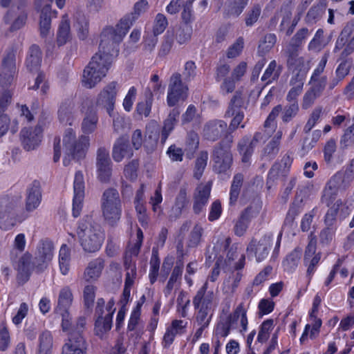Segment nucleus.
<instances>
[{
  "label": "nucleus",
  "instance_id": "1",
  "mask_svg": "<svg viewBox=\"0 0 354 354\" xmlns=\"http://www.w3.org/2000/svg\"><path fill=\"white\" fill-rule=\"evenodd\" d=\"M98 117L95 111L86 112L84 118L81 129L83 133L78 139L76 138L75 131L68 128L66 129L63 136V145L64 157L63 164L64 166L70 165L71 160H80L86 156L90 145V138L88 136L97 129Z\"/></svg>",
  "mask_w": 354,
  "mask_h": 354
},
{
  "label": "nucleus",
  "instance_id": "2",
  "mask_svg": "<svg viewBox=\"0 0 354 354\" xmlns=\"http://www.w3.org/2000/svg\"><path fill=\"white\" fill-rule=\"evenodd\" d=\"M149 3L147 0H140L134 4L133 12L124 17L115 28L107 27L102 31L103 42L111 38L115 42H121L133 23L142 14L147 12Z\"/></svg>",
  "mask_w": 354,
  "mask_h": 354
},
{
  "label": "nucleus",
  "instance_id": "3",
  "mask_svg": "<svg viewBox=\"0 0 354 354\" xmlns=\"http://www.w3.org/2000/svg\"><path fill=\"white\" fill-rule=\"evenodd\" d=\"M77 234L85 251L95 252L101 248L103 237L100 231L91 224L90 216H86L79 223Z\"/></svg>",
  "mask_w": 354,
  "mask_h": 354
},
{
  "label": "nucleus",
  "instance_id": "4",
  "mask_svg": "<svg viewBox=\"0 0 354 354\" xmlns=\"http://www.w3.org/2000/svg\"><path fill=\"white\" fill-rule=\"evenodd\" d=\"M101 208L106 222L111 226H115L122 215V203L118 190L109 188L104 192Z\"/></svg>",
  "mask_w": 354,
  "mask_h": 354
},
{
  "label": "nucleus",
  "instance_id": "5",
  "mask_svg": "<svg viewBox=\"0 0 354 354\" xmlns=\"http://www.w3.org/2000/svg\"><path fill=\"white\" fill-rule=\"evenodd\" d=\"M21 209L20 198L9 196L0 197V220L5 226L1 228L8 230L20 223L23 218L19 215Z\"/></svg>",
  "mask_w": 354,
  "mask_h": 354
},
{
  "label": "nucleus",
  "instance_id": "6",
  "mask_svg": "<svg viewBox=\"0 0 354 354\" xmlns=\"http://www.w3.org/2000/svg\"><path fill=\"white\" fill-rule=\"evenodd\" d=\"M248 104L249 100L245 98L241 91L238 90L234 93L224 114L225 118H232L230 123V131L234 132L238 129L245 117L243 111L247 109Z\"/></svg>",
  "mask_w": 354,
  "mask_h": 354
},
{
  "label": "nucleus",
  "instance_id": "7",
  "mask_svg": "<svg viewBox=\"0 0 354 354\" xmlns=\"http://www.w3.org/2000/svg\"><path fill=\"white\" fill-rule=\"evenodd\" d=\"M180 110L178 108H174L169 113L167 118L163 122V127L161 132H159V128L157 124L154 123L147 127V131L149 133V138L157 142L159 138L162 145L165 144L169 136L174 130L175 126L178 122Z\"/></svg>",
  "mask_w": 354,
  "mask_h": 354
},
{
  "label": "nucleus",
  "instance_id": "8",
  "mask_svg": "<svg viewBox=\"0 0 354 354\" xmlns=\"http://www.w3.org/2000/svg\"><path fill=\"white\" fill-rule=\"evenodd\" d=\"M188 86L183 82L182 75L179 73H174L169 78L168 85L167 103L170 107L185 102L188 97Z\"/></svg>",
  "mask_w": 354,
  "mask_h": 354
},
{
  "label": "nucleus",
  "instance_id": "9",
  "mask_svg": "<svg viewBox=\"0 0 354 354\" xmlns=\"http://www.w3.org/2000/svg\"><path fill=\"white\" fill-rule=\"evenodd\" d=\"M102 32L100 35V44L99 50L92 57L90 62H95V68L100 70L104 68V73L106 74L113 62V55L110 53L111 49H113L115 45L120 42H115L111 38L107 41L103 42Z\"/></svg>",
  "mask_w": 354,
  "mask_h": 354
},
{
  "label": "nucleus",
  "instance_id": "10",
  "mask_svg": "<svg viewBox=\"0 0 354 354\" xmlns=\"http://www.w3.org/2000/svg\"><path fill=\"white\" fill-rule=\"evenodd\" d=\"M272 243V234H264L259 241L252 239L247 246L248 257L254 256L257 262L264 261L268 256Z\"/></svg>",
  "mask_w": 354,
  "mask_h": 354
},
{
  "label": "nucleus",
  "instance_id": "11",
  "mask_svg": "<svg viewBox=\"0 0 354 354\" xmlns=\"http://www.w3.org/2000/svg\"><path fill=\"white\" fill-rule=\"evenodd\" d=\"M53 249L52 241L48 239L40 241L37 246L35 257L33 259V265L38 272H41L46 268L48 263L53 259Z\"/></svg>",
  "mask_w": 354,
  "mask_h": 354
},
{
  "label": "nucleus",
  "instance_id": "12",
  "mask_svg": "<svg viewBox=\"0 0 354 354\" xmlns=\"http://www.w3.org/2000/svg\"><path fill=\"white\" fill-rule=\"evenodd\" d=\"M230 125L222 120H212L207 122L203 129V134L205 139L215 142L218 140L223 135H227L230 132Z\"/></svg>",
  "mask_w": 354,
  "mask_h": 354
},
{
  "label": "nucleus",
  "instance_id": "13",
  "mask_svg": "<svg viewBox=\"0 0 354 354\" xmlns=\"http://www.w3.org/2000/svg\"><path fill=\"white\" fill-rule=\"evenodd\" d=\"M96 168L99 180L109 182L111 176V161L109 151L104 147H100L97 151Z\"/></svg>",
  "mask_w": 354,
  "mask_h": 354
},
{
  "label": "nucleus",
  "instance_id": "14",
  "mask_svg": "<svg viewBox=\"0 0 354 354\" xmlns=\"http://www.w3.org/2000/svg\"><path fill=\"white\" fill-rule=\"evenodd\" d=\"M212 181L200 183L194 190L193 195V212L200 214L204 211L210 197Z\"/></svg>",
  "mask_w": 354,
  "mask_h": 354
},
{
  "label": "nucleus",
  "instance_id": "15",
  "mask_svg": "<svg viewBox=\"0 0 354 354\" xmlns=\"http://www.w3.org/2000/svg\"><path fill=\"white\" fill-rule=\"evenodd\" d=\"M73 189V215L74 217H77L80 216L82 211L84 198V176L80 171H77L75 174Z\"/></svg>",
  "mask_w": 354,
  "mask_h": 354
},
{
  "label": "nucleus",
  "instance_id": "16",
  "mask_svg": "<svg viewBox=\"0 0 354 354\" xmlns=\"http://www.w3.org/2000/svg\"><path fill=\"white\" fill-rule=\"evenodd\" d=\"M87 343L81 333H72L62 346L61 354H86Z\"/></svg>",
  "mask_w": 354,
  "mask_h": 354
},
{
  "label": "nucleus",
  "instance_id": "17",
  "mask_svg": "<svg viewBox=\"0 0 354 354\" xmlns=\"http://www.w3.org/2000/svg\"><path fill=\"white\" fill-rule=\"evenodd\" d=\"M95 62H89L83 71L82 84L87 88H92L95 86L106 75L104 73V68L102 70L96 68Z\"/></svg>",
  "mask_w": 354,
  "mask_h": 354
},
{
  "label": "nucleus",
  "instance_id": "18",
  "mask_svg": "<svg viewBox=\"0 0 354 354\" xmlns=\"http://www.w3.org/2000/svg\"><path fill=\"white\" fill-rule=\"evenodd\" d=\"M21 141L24 148L27 150H33L39 146L42 138L41 127L35 128H24L20 132Z\"/></svg>",
  "mask_w": 354,
  "mask_h": 354
},
{
  "label": "nucleus",
  "instance_id": "19",
  "mask_svg": "<svg viewBox=\"0 0 354 354\" xmlns=\"http://www.w3.org/2000/svg\"><path fill=\"white\" fill-rule=\"evenodd\" d=\"M207 286L206 281L193 298L192 302L195 309L212 310L216 298L212 290L207 291Z\"/></svg>",
  "mask_w": 354,
  "mask_h": 354
},
{
  "label": "nucleus",
  "instance_id": "20",
  "mask_svg": "<svg viewBox=\"0 0 354 354\" xmlns=\"http://www.w3.org/2000/svg\"><path fill=\"white\" fill-rule=\"evenodd\" d=\"M116 86V82H110L100 92L97 99V105L105 108L110 115L113 110L115 102L117 95Z\"/></svg>",
  "mask_w": 354,
  "mask_h": 354
},
{
  "label": "nucleus",
  "instance_id": "21",
  "mask_svg": "<svg viewBox=\"0 0 354 354\" xmlns=\"http://www.w3.org/2000/svg\"><path fill=\"white\" fill-rule=\"evenodd\" d=\"M133 155V151L130 146L129 137L122 136L118 138L113 144L112 158L117 162H121L124 158H131Z\"/></svg>",
  "mask_w": 354,
  "mask_h": 354
},
{
  "label": "nucleus",
  "instance_id": "22",
  "mask_svg": "<svg viewBox=\"0 0 354 354\" xmlns=\"http://www.w3.org/2000/svg\"><path fill=\"white\" fill-rule=\"evenodd\" d=\"M233 132L230 131L225 135L220 142L216 144L212 149V158L232 159L231 151L232 145L234 141Z\"/></svg>",
  "mask_w": 354,
  "mask_h": 354
},
{
  "label": "nucleus",
  "instance_id": "23",
  "mask_svg": "<svg viewBox=\"0 0 354 354\" xmlns=\"http://www.w3.org/2000/svg\"><path fill=\"white\" fill-rule=\"evenodd\" d=\"M330 179L333 183L335 182L342 191L348 188L354 180V158L344 169L337 171Z\"/></svg>",
  "mask_w": 354,
  "mask_h": 354
},
{
  "label": "nucleus",
  "instance_id": "24",
  "mask_svg": "<svg viewBox=\"0 0 354 354\" xmlns=\"http://www.w3.org/2000/svg\"><path fill=\"white\" fill-rule=\"evenodd\" d=\"M301 48L288 43L283 50L289 69H298L304 64V58L299 56Z\"/></svg>",
  "mask_w": 354,
  "mask_h": 354
},
{
  "label": "nucleus",
  "instance_id": "25",
  "mask_svg": "<svg viewBox=\"0 0 354 354\" xmlns=\"http://www.w3.org/2000/svg\"><path fill=\"white\" fill-rule=\"evenodd\" d=\"M41 198L40 183L37 180H34L27 188L26 209L32 211L37 208L40 203Z\"/></svg>",
  "mask_w": 354,
  "mask_h": 354
},
{
  "label": "nucleus",
  "instance_id": "26",
  "mask_svg": "<svg viewBox=\"0 0 354 354\" xmlns=\"http://www.w3.org/2000/svg\"><path fill=\"white\" fill-rule=\"evenodd\" d=\"M42 59V53L36 44L32 45L28 52L26 59V66L30 72H37L39 71Z\"/></svg>",
  "mask_w": 354,
  "mask_h": 354
},
{
  "label": "nucleus",
  "instance_id": "27",
  "mask_svg": "<svg viewBox=\"0 0 354 354\" xmlns=\"http://www.w3.org/2000/svg\"><path fill=\"white\" fill-rule=\"evenodd\" d=\"M53 337L50 331L45 330L38 337L36 354H52Z\"/></svg>",
  "mask_w": 354,
  "mask_h": 354
},
{
  "label": "nucleus",
  "instance_id": "28",
  "mask_svg": "<svg viewBox=\"0 0 354 354\" xmlns=\"http://www.w3.org/2000/svg\"><path fill=\"white\" fill-rule=\"evenodd\" d=\"M183 261L182 259H178L174 266L167 284L163 292L166 297H168L176 285L180 283L182 274L183 271Z\"/></svg>",
  "mask_w": 354,
  "mask_h": 354
},
{
  "label": "nucleus",
  "instance_id": "29",
  "mask_svg": "<svg viewBox=\"0 0 354 354\" xmlns=\"http://www.w3.org/2000/svg\"><path fill=\"white\" fill-rule=\"evenodd\" d=\"M11 259L13 263L15 264V266L19 274L28 279L32 270L35 268V266L33 265V261H31V255L27 252L22 255L17 261L16 258L12 257Z\"/></svg>",
  "mask_w": 354,
  "mask_h": 354
},
{
  "label": "nucleus",
  "instance_id": "30",
  "mask_svg": "<svg viewBox=\"0 0 354 354\" xmlns=\"http://www.w3.org/2000/svg\"><path fill=\"white\" fill-rule=\"evenodd\" d=\"M249 0H227L224 8L225 18L238 17L248 5Z\"/></svg>",
  "mask_w": 354,
  "mask_h": 354
},
{
  "label": "nucleus",
  "instance_id": "31",
  "mask_svg": "<svg viewBox=\"0 0 354 354\" xmlns=\"http://www.w3.org/2000/svg\"><path fill=\"white\" fill-rule=\"evenodd\" d=\"M73 293L69 287L65 286L62 288L59 293L57 299V306L55 312H66L68 311L73 302Z\"/></svg>",
  "mask_w": 354,
  "mask_h": 354
},
{
  "label": "nucleus",
  "instance_id": "32",
  "mask_svg": "<svg viewBox=\"0 0 354 354\" xmlns=\"http://www.w3.org/2000/svg\"><path fill=\"white\" fill-rule=\"evenodd\" d=\"M342 189L336 185V183H333L332 179H330L324 190L322 196V202L327 207H330L336 199L339 191H342Z\"/></svg>",
  "mask_w": 354,
  "mask_h": 354
},
{
  "label": "nucleus",
  "instance_id": "33",
  "mask_svg": "<svg viewBox=\"0 0 354 354\" xmlns=\"http://www.w3.org/2000/svg\"><path fill=\"white\" fill-rule=\"evenodd\" d=\"M104 268V260L97 258L91 261L84 272V279L86 281L96 280L101 274Z\"/></svg>",
  "mask_w": 354,
  "mask_h": 354
},
{
  "label": "nucleus",
  "instance_id": "34",
  "mask_svg": "<svg viewBox=\"0 0 354 354\" xmlns=\"http://www.w3.org/2000/svg\"><path fill=\"white\" fill-rule=\"evenodd\" d=\"M50 7L46 5L41 10L39 21L40 36L42 38L47 37L50 34L51 17Z\"/></svg>",
  "mask_w": 354,
  "mask_h": 354
},
{
  "label": "nucleus",
  "instance_id": "35",
  "mask_svg": "<svg viewBox=\"0 0 354 354\" xmlns=\"http://www.w3.org/2000/svg\"><path fill=\"white\" fill-rule=\"evenodd\" d=\"M290 83L293 86L288 93L286 100L288 103H298L297 99L302 91L304 82L301 78H299V75L297 74L291 78Z\"/></svg>",
  "mask_w": 354,
  "mask_h": 354
},
{
  "label": "nucleus",
  "instance_id": "36",
  "mask_svg": "<svg viewBox=\"0 0 354 354\" xmlns=\"http://www.w3.org/2000/svg\"><path fill=\"white\" fill-rule=\"evenodd\" d=\"M112 313L106 314L104 317L96 318L95 322V331L96 335L101 339L105 333L109 331L112 326Z\"/></svg>",
  "mask_w": 354,
  "mask_h": 354
},
{
  "label": "nucleus",
  "instance_id": "37",
  "mask_svg": "<svg viewBox=\"0 0 354 354\" xmlns=\"http://www.w3.org/2000/svg\"><path fill=\"white\" fill-rule=\"evenodd\" d=\"M58 118L60 122L69 125L73 122L72 106L68 102H62L58 110Z\"/></svg>",
  "mask_w": 354,
  "mask_h": 354
},
{
  "label": "nucleus",
  "instance_id": "38",
  "mask_svg": "<svg viewBox=\"0 0 354 354\" xmlns=\"http://www.w3.org/2000/svg\"><path fill=\"white\" fill-rule=\"evenodd\" d=\"M208 160V153L207 151H202L195 161V167L194 171V177L199 180L203 174L207 166Z\"/></svg>",
  "mask_w": 354,
  "mask_h": 354
},
{
  "label": "nucleus",
  "instance_id": "39",
  "mask_svg": "<svg viewBox=\"0 0 354 354\" xmlns=\"http://www.w3.org/2000/svg\"><path fill=\"white\" fill-rule=\"evenodd\" d=\"M243 182V175L241 174H236L234 178L231 185L230 193V204L234 203L239 197L240 190Z\"/></svg>",
  "mask_w": 354,
  "mask_h": 354
},
{
  "label": "nucleus",
  "instance_id": "40",
  "mask_svg": "<svg viewBox=\"0 0 354 354\" xmlns=\"http://www.w3.org/2000/svg\"><path fill=\"white\" fill-rule=\"evenodd\" d=\"M189 203V199L187 196V189L185 187H180L179 192L176 198L174 210L176 212V216L179 217L183 209Z\"/></svg>",
  "mask_w": 354,
  "mask_h": 354
},
{
  "label": "nucleus",
  "instance_id": "41",
  "mask_svg": "<svg viewBox=\"0 0 354 354\" xmlns=\"http://www.w3.org/2000/svg\"><path fill=\"white\" fill-rule=\"evenodd\" d=\"M70 24L67 20H62L57 33V42L59 46L64 45L70 38Z\"/></svg>",
  "mask_w": 354,
  "mask_h": 354
},
{
  "label": "nucleus",
  "instance_id": "42",
  "mask_svg": "<svg viewBox=\"0 0 354 354\" xmlns=\"http://www.w3.org/2000/svg\"><path fill=\"white\" fill-rule=\"evenodd\" d=\"M237 149L239 153L242 156V161L248 162L252 156L254 149L249 145V138L243 137L238 143Z\"/></svg>",
  "mask_w": 354,
  "mask_h": 354
},
{
  "label": "nucleus",
  "instance_id": "43",
  "mask_svg": "<svg viewBox=\"0 0 354 354\" xmlns=\"http://www.w3.org/2000/svg\"><path fill=\"white\" fill-rule=\"evenodd\" d=\"M160 259L157 250L154 248L152 250V254L150 260V271H149V280L151 284L154 283L156 281L159 268H160Z\"/></svg>",
  "mask_w": 354,
  "mask_h": 354
},
{
  "label": "nucleus",
  "instance_id": "44",
  "mask_svg": "<svg viewBox=\"0 0 354 354\" xmlns=\"http://www.w3.org/2000/svg\"><path fill=\"white\" fill-rule=\"evenodd\" d=\"M203 234V227L196 223L192 231L190 232L188 239H187V247L189 248H196L197 247L201 241L202 236Z\"/></svg>",
  "mask_w": 354,
  "mask_h": 354
},
{
  "label": "nucleus",
  "instance_id": "45",
  "mask_svg": "<svg viewBox=\"0 0 354 354\" xmlns=\"http://www.w3.org/2000/svg\"><path fill=\"white\" fill-rule=\"evenodd\" d=\"M212 160L214 162L213 169L215 172L227 175V177L230 176L228 172L232 163V159L217 158L212 159Z\"/></svg>",
  "mask_w": 354,
  "mask_h": 354
},
{
  "label": "nucleus",
  "instance_id": "46",
  "mask_svg": "<svg viewBox=\"0 0 354 354\" xmlns=\"http://www.w3.org/2000/svg\"><path fill=\"white\" fill-rule=\"evenodd\" d=\"M174 33L167 31V33L163 37V39L158 51L159 57H165L170 53L171 49L174 44Z\"/></svg>",
  "mask_w": 354,
  "mask_h": 354
},
{
  "label": "nucleus",
  "instance_id": "47",
  "mask_svg": "<svg viewBox=\"0 0 354 354\" xmlns=\"http://www.w3.org/2000/svg\"><path fill=\"white\" fill-rule=\"evenodd\" d=\"M96 287L93 285H87L83 291L84 305L89 312L92 310L95 297Z\"/></svg>",
  "mask_w": 354,
  "mask_h": 354
},
{
  "label": "nucleus",
  "instance_id": "48",
  "mask_svg": "<svg viewBox=\"0 0 354 354\" xmlns=\"http://www.w3.org/2000/svg\"><path fill=\"white\" fill-rule=\"evenodd\" d=\"M301 249L297 248L289 253L283 261V266L289 270H294L298 265L301 255Z\"/></svg>",
  "mask_w": 354,
  "mask_h": 354
},
{
  "label": "nucleus",
  "instance_id": "49",
  "mask_svg": "<svg viewBox=\"0 0 354 354\" xmlns=\"http://www.w3.org/2000/svg\"><path fill=\"white\" fill-rule=\"evenodd\" d=\"M299 110L298 103H288L282 110L281 119L283 122H289L298 113Z\"/></svg>",
  "mask_w": 354,
  "mask_h": 354
},
{
  "label": "nucleus",
  "instance_id": "50",
  "mask_svg": "<svg viewBox=\"0 0 354 354\" xmlns=\"http://www.w3.org/2000/svg\"><path fill=\"white\" fill-rule=\"evenodd\" d=\"M192 27L190 24L182 25L176 32V40L179 44H184L189 41L192 35Z\"/></svg>",
  "mask_w": 354,
  "mask_h": 354
},
{
  "label": "nucleus",
  "instance_id": "51",
  "mask_svg": "<svg viewBox=\"0 0 354 354\" xmlns=\"http://www.w3.org/2000/svg\"><path fill=\"white\" fill-rule=\"evenodd\" d=\"M261 12V6L259 4H254L245 14V22L246 26H252L257 21Z\"/></svg>",
  "mask_w": 354,
  "mask_h": 354
},
{
  "label": "nucleus",
  "instance_id": "52",
  "mask_svg": "<svg viewBox=\"0 0 354 354\" xmlns=\"http://www.w3.org/2000/svg\"><path fill=\"white\" fill-rule=\"evenodd\" d=\"M198 145L199 138L198 134L194 131L189 133L186 140L187 149L189 151L187 153L189 158H192L194 153L198 149Z\"/></svg>",
  "mask_w": 354,
  "mask_h": 354
},
{
  "label": "nucleus",
  "instance_id": "53",
  "mask_svg": "<svg viewBox=\"0 0 354 354\" xmlns=\"http://www.w3.org/2000/svg\"><path fill=\"white\" fill-rule=\"evenodd\" d=\"M168 25V21L166 17L162 14L158 13L156 15L153 27V33L155 36H158L162 33Z\"/></svg>",
  "mask_w": 354,
  "mask_h": 354
},
{
  "label": "nucleus",
  "instance_id": "54",
  "mask_svg": "<svg viewBox=\"0 0 354 354\" xmlns=\"http://www.w3.org/2000/svg\"><path fill=\"white\" fill-rule=\"evenodd\" d=\"M322 113V108L321 106L316 107L311 113L306 124L304 127V132L308 133L315 126L321 117Z\"/></svg>",
  "mask_w": 354,
  "mask_h": 354
},
{
  "label": "nucleus",
  "instance_id": "55",
  "mask_svg": "<svg viewBox=\"0 0 354 354\" xmlns=\"http://www.w3.org/2000/svg\"><path fill=\"white\" fill-rule=\"evenodd\" d=\"M277 37L274 34L269 33L265 35L263 41L259 45V53L265 54L275 44Z\"/></svg>",
  "mask_w": 354,
  "mask_h": 354
},
{
  "label": "nucleus",
  "instance_id": "56",
  "mask_svg": "<svg viewBox=\"0 0 354 354\" xmlns=\"http://www.w3.org/2000/svg\"><path fill=\"white\" fill-rule=\"evenodd\" d=\"M192 3L193 0H187L183 4L181 18L184 24H190L193 21Z\"/></svg>",
  "mask_w": 354,
  "mask_h": 354
},
{
  "label": "nucleus",
  "instance_id": "57",
  "mask_svg": "<svg viewBox=\"0 0 354 354\" xmlns=\"http://www.w3.org/2000/svg\"><path fill=\"white\" fill-rule=\"evenodd\" d=\"M75 26L77 30L79 38L82 40L85 39L88 35V20L84 17H82L77 19Z\"/></svg>",
  "mask_w": 354,
  "mask_h": 354
},
{
  "label": "nucleus",
  "instance_id": "58",
  "mask_svg": "<svg viewBox=\"0 0 354 354\" xmlns=\"http://www.w3.org/2000/svg\"><path fill=\"white\" fill-rule=\"evenodd\" d=\"M309 33L307 28H302L297 31L288 43L301 48L304 41L309 35Z\"/></svg>",
  "mask_w": 354,
  "mask_h": 354
},
{
  "label": "nucleus",
  "instance_id": "59",
  "mask_svg": "<svg viewBox=\"0 0 354 354\" xmlns=\"http://www.w3.org/2000/svg\"><path fill=\"white\" fill-rule=\"evenodd\" d=\"M261 209V207L259 204L251 205L241 212V216L247 219V221L250 223L252 219L259 215Z\"/></svg>",
  "mask_w": 354,
  "mask_h": 354
},
{
  "label": "nucleus",
  "instance_id": "60",
  "mask_svg": "<svg viewBox=\"0 0 354 354\" xmlns=\"http://www.w3.org/2000/svg\"><path fill=\"white\" fill-rule=\"evenodd\" d=\"M244 41L242 37H239L236 41L229 47L227 51L228 58H234L239 56L243 48Z\"/></svg>",
  "mask_w": 354,
  "mask_h": 354
},
{
  "label": "nucleus",
  "instance_id": "61",
  "mask_svg": "<svg viewBox=\"0 0 354 354\" xmlns=\"http://www.w3.org/2000/svg\"><path fill=\"white\" fill-rule=\"evenodd\" d=\"M273 320L270 319L264 321L261 325L260 330L257 336V340L259 342H264L268 338V332L272 328Z\"/></svg>",
  "mask_w": 354,
  "mask_h": 354
},
{
  "label": "nucleus",
  "instance_id": "62",
  "mask_svg": "<svg viewBox=\"0 0 354 354\" xmlns=\"http://www.w3.org/2000/svg\"><path fill=\"white\" fill-rule=\"evenodd\" d=\"M41 85L40 93L44 95L47 93L49 88L48 85L45 82V75L43 73H39L37 77L35 78V83L30 87V89L37 90L39 88Z\"/></svg>",
  "mask_w": 354,
  "mask_h": 354
},
{
  "label": "nucleus",
  "instance_id": "63",
  "mask_svg": "<svg viewBox=\"0 0 354 354\" xmlns=\"http://www.w3.org/2000/svg\"><path fill=\"white\" fill-rule=\"evenodd\" d=\"M341 63L335 70V76L344 80L349 73L352 66V60H340Z\"/></svg>",
  "mask_w": 354,
  "mask_h": 354
},
{
  "label": "nucleus",
  "instance_id": "64",
  "mask_svg": "<svg viewBox=\"0 0 354 354\" xmlns=\"http://www.w3.org/2000/svg\"><path fill=\"white\" fill-rule=\"evenodd\" d=\"M309 84L311 85V88L314 92L319 95H322L324 91L327 84V77L323 76L322 78L318 79H310Z\"/></svg>",
  "mask_w": 354,
  "mask_h": 354
}]
</instances>
